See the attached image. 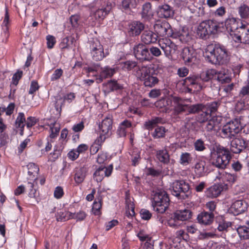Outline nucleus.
<instances>
[{
	"instance_id": "1",
	"label": "nucleus",
	"mask_w": 249,
	"mask_h": 249,
	"mask_svg": "<svg viewBox=\"0 0 249 249\" xmlns=\"http://www.w3.org/2000/svg\"><path fill=\"white\" fill-rule=\"evenodd\" d=\"M205 56L207 61L215 65H226L230 60L227 49L218 44H212L207 46Z\"/></svg>"
},
{
	"instance_id": "2",
	"label": "nucleus",
	"mask_w": 249,
	"mask_h": 249,
	"mask_svg": "<svg viewBox=\"0 0 249 249\" xmlns=\"http://www.w3.org/2000/svg\"><path fill=\"white\" fill-rule=\"evenodd\" d=\"M210 160L212 164L221 169H225L229 165L231 158L230 150L223 146L219 145L211 152Z\"/></svg>"
},
{
	"instance_id": "3",
	"label": "nucleus",
	"mask_w": 249,
	"mask_h": 249,
	"mask_svg": "<svg viewBox=\"0 0 249 249\" xmlns=\"http://www.w3.org/2000/svg\"><path fill=\"white\" fill-rule=\"evenodd\" d=\"M152 196L154 210L159 213H164L168 208L170 202L166 192L162 189H157L152 192Z\"/></svg>"
},
{
	"instance_id": "4",
	"label": "nucleus",
	"mask_w": 249,
	"mask_h": 249,
	"mask_svg": "<svg viewBox=\"0 0 249 249\" xmlns=\"http://www.w3.org/2000/svg\"><path fill=\"white\" fill-rule=\"evenodd\" d=\"M220 32L219 23L214 20L202 21L198 26L196 34L201 39L206 40L211 35L217 34Z\"/></svg>"
},
{
	"instance_id": "5",
	"label": "nucleus",
	"mask_w": 249,
	"mask_h": 249,
	"mask_svg": "<svg viewBox=\"0 0 249 249\" xmlns=\"http://www.w3.org/2000/svg\"><path fill=\"white\" fill-rule=\"evenodd\" d=\"M116 71L115 68L109 66L101 67L99 64H94L87 68L88 76L94 77L97 83H100L104 79L112 77Z\"/></svg>"
},
{
	"instance_id": "6",
	"label": "nucleus",
	"mask_w": 249,
	"mask_h": 249,
	"mask_svg": "<svg viewBox=\"0 0 249 249\" xmlns=\"http://www.w3.org/2000/svg\"><path fill=\"white\" fill-rule=\"evenodd\" d=\"M172 194L179 199H186L192 195L191 187L188 182L184 180H175L171 185Z\"/></svg>"
},
{
	"instance_id": "7",
	"label": "nucleus",
	"mask_w": 249,
	"mask_h": 249,
	"mask_svg": "<svg viewBox=\"0 0 249 249\" xmlns=\"http://www.w3.org/2000/svg\"><path fill=\"white\" fill-rule=\"evenodd\" d=\"M151 71L150 68L147 66H138L136 72L144 86L149 88L154 87L159 81L158 77L155 74L151 73Z\"/></svg>"
},
{
	"instance_id": "8",
	"label": "nucleus",
	"mask_w": 249,
	"mask_h": 249,
	"mask_svg": "<svg viewBox=\"0 0 249 249\" xmlns=\"http://www.w3.org/2000/svg\"><path fill=\"white\" fill-rule=\"evenodd\" d=\"M241 117L235 118L227 123L221 129L222 137L231 140L236 136V135L241 130Z\"/></svg>"
},
{
	"instance_id": "9",
	"label": "nucleus",
	"mask_w": 249,
	"mask_h": 249,
	"mask_svg": "<svg viewBox=\"0 0 249 249\" xmlns=\"http://www.w3.org/2000/svg\"><path fill=\"white\" fill-rule=\"evenodd\" d=\"M159 44L163 51L165 55L168 58L171 57L178 49L177 45L168 38L160 39L159 40Z\"/></svg>"
},
{
	"instance_id": "10",
	"label": "nucleus",
	"mask_w": 249,
	"mask_h": 249,
	"mask_svg": "<svg viewBox=\"0 0 249 249\" xmlns=\"http://www.w3.org/2000/svg\"><path fill=\"white\" fill-rule=\"evenodd\" d=\"M238 32L236 33L235 42L249 44V23H240Z\"/></svg>"
},
{
	"instance_id": "11",
	"label": "nucleus",
	"mask_w": 249,
	"mask_h": 249,
	"mask_svg": "<svg viewBox=\"0 0 249 249\" xmlns=\"http://www.w3.org/2000/svg\"><path fill=\"white\" fill-rule=\"evenodd\" d=\"M154 31L160 36H170L173 30L170 24L166 21H157L154 25Z\"/></svg>"
},
{
	"instance_id": "12",
	"label": "nucleus",
	"mask_w": 249,
	"mask_h": 249,
	"mask_svg": "<svg viewBox=\"0 0 249 249\" xmlns=\"http://www.w3.org/2000/svg\"><path fill=\"white\" fill-rule=\"evenodd\" d=\"M133 53L137 59L141 61H149L152 58V56L148 48L141 43L134 46Z\"/></svg>"
},
{
	"instance_id": "13",
	"label": "nucleus",
	"mask_w": 249,
	"mask_h": 249,
	"mask_svg": "<svg viewBox=\"0 0 249 249\" xmlns=\"http://www.w3.org/2000/svg\"><path fill=\"white\" fill-rule=\"evenodd\" d=\"M246 149V140L242 137L235 136L231 139L230 150L234 154H239Z\"/></svg>"
},
{
	"instance_id": "14",
	"label": "nucleus",
	"mask_w": 249,
	"mask_h": 249,
	"mask_svg": "<svg viewBox=\"0 0 249 249\" xmlns=\"http://www.w3.org/2000/svg\"><path fill=\"white\" fill-rule=\"evenodd\" d=\"M112 164H110L107 167L101 165L93 174V178L97 182H100L102 181L105 177H109L112 172Z\"/></svg>"
},
{
	"instance_id": "15",
	"label": "nucleus",
	"mask_w": 249,
	"mask_h": 249,
	"mask_svg": "<svg viewBox=\"0 0 249 249\" xmlns=\"http://www.w3.org/2000/svg\"><path fill=\"white\" fill-rule=\"evenodd\" d=\"M184 84L191 87V89H194L196 90H200L207 86L204 83H201L199 76L193 75L186 77L184 80Z\"/></svg>"
},
{
	"instance_id": "16",
	"label": "nucleus",
	"mask_w": 249,
	"mask_h": 249,
	"mask_svg": "<svg viewBox=\"0 0 249 249\" xmlns=\"http://www.w3.org/2000/svg\"><path fill=\"white\" fill-rule=\"evenodd\" d=\"M248 203L244 200L239 199L235 200L232 203L229 211L235 215L244 213L247 210Z\"/></svg>"
},
{
	"instance_id": "17",
	"label": "nucleus",
	"mask_w": 249,
	"mask_h": 249,
	"mask_svg": "<svg viewBox=\"0 0 249 249\" xmlns=\"http://www.w3.org/2000/svg\"><path fill=\"white\" fill-rule=\"evenodd\" d=\"M173 102V97L162 98L156 102L155 105L160 111L169 112L172 110Z\"/></svg>"
},
{
	"instance_id": "18",
	"label": "nucleus",
	"mask_w": 249,
	"mask_h": 249,
	"mask_svg": "<svg viewBox=\"0 0 249 249\" xmlns=\"http://www.w3.org/2000/svg\"><path fill=\"white\" fill-rule=\"evenodd\" d=\"M170 37L178 39L182 43H186L189 42L191 39V35L188 29L183 28L179 31H174L170 33Z\"/></svg>"
},
{
	"instance_id": "19",
	"label": "nucleus",
	"mask_w": 249,
	"mask_h": 249,
	"mask_svg": "<svg viewBox=\"0 0 249 249\" xmlns=\"http://www.w3.org/2000/svg\"><path fill=\"white\" fill-rule=\"evenodd\" d=\"M181 57L183 60L185 65H189L195 62L196 59V55L195 50L189 47H184L181 51Z\"/></svg>"
},
{
	"instance_id": "20",
	"label": "nucleus",
	"mask_w": 249,
	"mask_h": 249,
	"mask_svg": "<svg viewBox=\"0 0 249 249\" xmlns=\"http://www.w3.org/2000/svg\"><path fill=\"white\" fill-rule=\"evenodd\" d=\"M144 29V25L139 21H134L128 24L127 32L131 36H136L140 35Z\"/></svg>"
},
{
	"instance_id": "21",
	"label": "nucleus",
	"mask_w": 249,
	"mask_h": 249,
	"mask_svg": "<svg viewBox=\"0 0 249 249\" xmlns=\"http://www.w3.org/2000/svg\"><path fill=\"white\" fill-rule=\"evenodd\" d=\"M99 129L103 135L108 136L111 133L112 128V117L108 115L99 125Z\"/></svg>"
},
{
	"instance_id": "22",
	"label": "nucleus",
	"mask_w": 249,
	"mask_h": 249,
	"mask_svg": "<svg viewBox=\"0 0 249 249\" xmlns=\"http://www.w3.org/2000/svg\"><path fill=\"white\" fill-rule=\"evenodd\" d=\"M157 12L159 17L165 18L172 17L174 14L173 8L166 4L159 5Z\"/></svg>"
},
{
	"instance_id": "23",
	"label": "nucleus",
	"mask_w": 249,
	"mask_h": 249,
	"mask_svg": "<svg viewBox=\"0 0 249 249\" xmlns=\"http://www.w3.org/2000/svg\"><path fill=\"white\" fill-rule=\"evenodd\" d=\"M223 190V186L220 184H214L205 191V195L207 197L213 198L219 196Z\"/></svg>"
},
{
	"instance_id": "24",
	"label": "nucleus",
	"mask_w": 249,
	"mask_h": 249,
	"mask_svg": "<svg viewBox=\"0 0 249 249\" xmlns=\"http://www.w3.org/2000/svg\"><path fill=\"white\" fill-rule=\"evenodd\" d=\"M87 172L88 169L85 166L77 167L75 169L74 179L77 184H79L83 182Z\"/></svg>"
},
{
	"instance_id": "25",
	"label": "nucleus",
	"mask_w": 249,
	"mask_h": 249,
	"mask_svg": "<svg viewBox=\"0 0 249 249\" xmlns=\"http://www.w3.org/2000/svg\"><path fill=\"white\" fill-rule=\"evenodd\" d=\"M181 101V99L180 98L177 96L173 97L174 113L175 115H178L185 111L187 112L188 105L182 104Z\"/></svg>"
},
{
	"instance_id": "26",
	"label": "nucleus",
	"mask_w": 249,
	"mask_h": 249,
	"mask_svg": "<svg viewBox=\"0 0 249 249\" xmlns=\"http://www.w3.org/2000/svg\"><path fill=\"white\" fill-rule=\"evenodd\" d=\"M214 215L213 213L202 212L197 216L198 222L201 224L209 225L213 221Z\"/></svg>"
},
{
	"instance_id": "27",
	"label": "nucleus",
	"mask_w": 249,
	"mask_h": 249,
	"mask_svg": "<svg viewBox=\"0 0 249 249\" xmlns=\"http://www.w3.org/2000/svg\"><path fill=\"white\" fill-rule=\"evenodd\" d=\"M158 36L151 31H144L141 36L142 41L145 44L156 42Z\"/></svg>"
},
{
	"instance_id": "28",
	"label": "nucleus",
	"mask_w": 249,
	"mask_h": 249,
	"mask_svg": "<svg viewBox=\"0 0 249 249\" xmlns=\"http://www.w3.org/2000/svg\"><path fill=\"white\" fill-rule=\"evenodd\" d=\"M174 218L179 221H186L191 218L192 212L189 209L176 211L174 213Z\"/></svg>"
},
{
	"instance_id": "29",
	"label": "nucleus",
	"mask_w": 249,
	"mask_h": 249,
	"mask_svg": "<svg viewBox=\"0 0 249 249\" xmlns=\"http://www.w3.org/2000/svg\"><path fill=\"white\" fill-rule=\"evenodd\" d=\"M216 75V70L214 69H210L206 71H203L199 76L201 83H204L209 82L210 80L214 79Z\"/></svg>"
},
{
	"instance_id": "30",
	"label": "nucleus",
	"mask_w": 249,
	"mask_h": 249,
	"mask_svg": "<svg viewBox=\"0 0 249 249\" xmlns=\"http://www.w3.org/2000/svg\"><path fill=\"white\" fill-rule=\"evenodd\" d=\"M28 179L36 181L39 171L38 166L34 163H29L27 165Z\"/></svg>"
},
{
	"instance_id": "31",
	"label": "nucleus",
	"mask_w": 249,
	"mask_h": 249,
	"mask_svg": "<svg viewBox=\"0 0 249 249\" xmlns=\"http://www.w3.org/2000/svg\"><path fill=\"white\" fill-rule=\"evenodd\" d=\"M217 178L222 181H227L229 183H233L237 178L236 174H231L226 172H219V176Z\"/></svg>"
},
{
	"instance_id": "32",
	"label": "nucleus",
	"mask_w": 249,
	"mask_h": 249,
	"mask_svg": "<svg viewBox=\"0 0 249 249\" xmlns=\"http://www.w3.org/2000/svg\"><path fill=\"white\" fill-rule=\"evenodd\" d=\"M104 87L107 92L117 90L123 89V86L115 80H110L104 84Z\"/></svg>"
},
{
	"instance_id": "33",
	"label": "nucleus",
	"mask_w": 249,
	"mask_h": 249,
	"mask_svg": "<svg viewBox=\"0 0 249 249\" xmlns=\"http://www.w3.org/2000/svg\"><path fill=\"white\" fill-rule=\"evenodd\" d=\"M164 123V121L162 118L160 117H155L152 118L150 120L145 122L144 124V126L145 129L151 130L157 124H163Z\"/></svg>"
},
{
	"instance_id": "34",
	"label": "nucleus",
	"mask_w": 249,
	"mask_h": 249,
	"mask_svg": "<svg viewBox=\"0 0 249 249\" xmlns=\"http://www.w3.org/2000/svg\"><path fill=\"white\" fill-rule=\"evenodd\" d=\"M237 231L239 236L244 239H249V220L243 226L238 228Z\"/></svg>"
},
{
	"instance_id": "35",
	"label": "nucleus",
	"mask_w": 249,
	"mask_h": 249,
	"mask_svg": "<svg viewBox=\"0 0 249 249\" xmlns=\"http://www.w3.org/2000/svg\"><path fill=\"white\" fill-rule=\"evenodd\" d=\"M156 157L161 162L164 164H167L169 162L170 156L166 149L157 151Z\"/></svg>"
},
{
	"instance_id": "36",
	"label": "nucleus",
	"mask_w": 249,
	"mask_h": 249,
	"mask_svg": "<svg viewBox=\"0 0 249 249\" xmlns=\"http://www.w3.org/2000/svg\"><path fill=\"white\" fill-rule=\"evenodd\" d=\"M221 105V102L220 100L214 101L212 102L208 103L205 105L206 110L210 113L212 115L217 112L218 107Z\"/></svg>"
},
{
	"instance_id": "37",
	"label": "nucleus",
	"mask_w": 249,
	"mask_h": 249,
	"mask_svg": "<svg viewBox=\"0 0 249 249\" xmlns=\"http://www.w3.org/2000/svg\"><path fill=\"white\" fill-rule=\"evenodd\" d=\"M26 119L24 114L23 112H19L16 120V125L17 127L20 128V134H23V130L25 125L26 124Z\"/></svg>"
},
{
	"instance_id": "38",
	"label": "nucleus",
	"mask_w": 249,
	"mask_h": 249,
	"mask_svg": "<svg viewBox=\"0 0 249 249\" xmlns=\"http://www.w3.org/2000/svg\"><path fill=\"white\" fill-rule=\"evenodd\" d=\"M92 59L95 61L102 60L104 57L108 54L107 51L104 52V49L90 52Z\"/></svg>"
},
{
	"instance_id": "39",
	"label": "nucleus",
	"mask_w": 249,
	"mask_h": 249,
	"mask_svg": "<svg viewBox=\"0 0 249 249\" xmlns=\"http://www.w3.org/2000/svg\"><path fill=\"white\" fill-rule=\"evenodd\" d=\"M111 10V6L107 4L106 7L104 8L98 9L94 13V17L96 19H103L106 15H107Z\"/></svg>"
},
{
	"instance_id": "40",
	"label": "nucleus",
	"mask_w": 249,
	"mask_h": 249,
	"mask_svg": "<svg viewBox=\"0 0 249 249\" xmlns=\"http://www.w3.org/2000/svg\"><path fill=\"white\" fill-rule=\"evenodd\" d=\"M89 49L90 52L103 49V46L97 38H92L89 41Z\"/></svg>"
},
{
	"instance_id": "41",
	"label": "nucleus",
	"mask_w": 249,
	"mask_h": 249,
	"mask_svg": "<svg viewBox=\"0 0 249 249\" xmlns=\"http://www.w3.org/2000/svg\"><path fill=\"white\" fill-rule=\"evenodd\" d=\"M72 213L69 211L57 212L56 214V220L58 221H65L71 219Z\"/></svg>"
},
{
	"instance_id": "42",
	"label": "nucleus",
	"mask_w": 249,
	"mask_h": 249,
	"mask_svg": "<svg viewBox=\"0 0 249 249\" xmlns=\"http://www.w3.org/2000/svg\"><path fill=\"white\" fill-rule=\"evenodd\" d=\"M205 107L203 104H197L192 105H188L187 112L189 114H195L200 112Z\"/></svg>"
},
{
	"instance_id": "43",
	"label": "nucleus",
	"mask_w": 249,
	"mask_h": 249,
	"mask_svg": "<svg viewBox=\"0 0 249 249\" xmlns=\"http://www.w3.org/2000/svg\"><path fill=\"white\" fill-rule=\"evenodd\" d=\"M193 160L191 154L188 152L182 153L180 156L179 163L180 164L186 166L190 164Z\"/></svg>"
},
{
	"instance_id": "44",
	"label": "nucleus",
	"mask_w": 249,
	"mask_h": 249,
	"mask_svg": "<svg viewBox=\"0 0 249 249\" xmlns=\"http://www.w3.org/2000/svg\"><path fill=\"white\" fill-rule=\"evenodd\" d=\"M211 116L210 113H209L205 107L204 109H203L198 114L196 117V120L199 123H205L211 118Z\"/></svg>"
},
{
	"instance_id": "45",
	"label": "nucleus",
	"mask_w": 249,
	"mask_h": 249,
	"mask_svg": "<svg viewBox=\"0 0 249 249\" xmlns=\"http://www.w3.org/2000/svg\"><path fill=\"white\" fill-rule=\"evenodd\" d=\"M205 163L203 161H200L195 165V172L199 177L203 176L205 175Z\"/></svg>"
},
{
	"instance_id": "46",
	"label": "nucleus",
	"mask_w": 249,
	"mask_h": 249,
	"mask_svg": "<svg viewBox=\"0 0 249 249\" xmlns=\"http://www.w3.org/2000/svg\"><path fill=\"white\" fill-rule=\"evenodd\" d=\"M214 79H217L222 83H229L231 80L230 77L225 72L217 71H216V75L214 77Z\"/></svg>"
},
{
	"instance_id": "47",
	"label": "nucleus",
	"mask_w": 249,
	"mask_h": 249,
	"mask_svg": "<svg viewBox=\"0 0 249 249\" xmlns=\"http://www.w3.org/2000/svg\"><path fill=\"white\" fill-rule=\"evenodd\" d=\"M166 129L163 126H159L155 129L152 136L154 139L163 138L165 136Z\"/></svg>"
},
{
	"instance_id": "48",
	"label": "nucleus",
	"mask_w": 249,
	"mask_h": 249,
	"mask_svg": "<svg viewBox=\"0 0 249 249\" xmlns=\"http://www.w3.org/2000/svg\"><path fill=\"white\" fill-rule=\"evenodd\" d=\"M228 26V28H230L231 33V35L233 36V38L235 39L236 33L238 32V31L239 30V26L238 27V22L235 19L231 20Z\"/></svg>"
},
{
	"instance_id": "49",
	"label": "nucleus",
	"mask_w": 249,
	"mask_h": 249,
	"mask_svg": "<svg viewBox=\"0 0 249 249\" xmlns=\"http://www.w3.org/2000/svg\"><path fill=\"white\" fill-rule=\"evenodd\" d=\"M206 123L207 124L205 128L206 130L208 132L213 130L215 127L218 124L217 119L214 117L208 120Z\"/></svg>"
},
{
	"instance_id": "50",
	"label": "nucleus",
	"mask_w": 249,
	"mask_h": 249,
	"mask_svg": "<svg viewBox=\"0 0 249 249\" xmlns=\"http://www.w3.org/2000/svg\"><path fill=\"white\" fill-rule=\"evenodd\" d=\"M102 199L100 197L96 198L92 205V211L95 215H99L100 213V209L102 207Z\"/></svg>"
},
{
	"instance_id": "51",
	"label": "nucleus",
	"mask_w": 249,
	"mask_h": 249,
	"mask_svg": "<svg viewBox=\"0 0 249 249\" xmlns=\"http://www.w3.org/2000/svg\"><path fill=\"white\" fill-rule=\"evenodd\" d=\"M238 12L242 18H249V7L247 5L245 4L241 5L238 8Z\"/></svg>"
},
{
	"instance_id": "52",
	"label": "nucleus",
	"mask_w": 249,
	"mask_h": 249,
	"mask_svg": "<svg viewBox=\"0 0 249 249\" xmlns=\"http://www.w3.org/2000/svg\"><path fill=\"white\" fill-rule=\"evenodd\" d=\"M28 192V196L30 197H35L36 194V189L34 188V183L29 181L25 186V190Z\"/></svg>"
},
{
	"instance_id": "53",
	"label": "nucleus",
	"mask_w": 249,
	"mask_h": 249,
	"mask_svg": "<svg viewBox=\"0 0 249 249\" xmlns=\"http://www.w3.org/2000/svg\"><path fill=\"white\" fill-rule=\"evenodd\" d=\"M194 146L196 151L201 152L206 149L204 142L201 139L196 140L194 143Z\"/></svg>"
},
{
	"instance_id": "54",
	"label": "nucleus",
	"mask_w": 249,
	"mask_h": 249,
	"mask_svg": "<svg viewBox=\"0 0 249 249\" xmlns=\"http://www.w3.org/2000/svg\"><path fill=\"white\" fill-rule=\"evenodd\" d=\"M141 160L140 152L138 150H135L132 154V165L136 166L138 164Z\"/></svg>"
},
{
	"instance_id": "55",
	"label": "nucleus",
	"mask_w": 249,
	"mask_h": 249,
	"mask_svg": "<svg viewBox=\"0 0 249 249\" xmlns=\"http://www.w3.org/2000/svg\"><path fill=\"white\" fill-rule=\"evenodd\" d=\"M55 123H54L51 124L50 126L51 134H50V137L52 139L56 137L60 130L59 127L55 126Z\"/></svg>"
},
{
	"instance_id": "56",
	"label": "nucleus",
	"mask_w": 249,
	"mask_h": 249,
	"mask_svg": "<svg viewBox=\"0 0 249 249\" xmlns=\"http://www.w3.org/2000/svg\"><path fill=\"white\" fill-rule=\"evenodd\" d=\"M71 219H75L77 221H82L85 219L87 214L83 211H80L77 213H72Z\"/></svg>"
},
{
	"instance_id": "57",
	"label": "nucleus",
	"mask_w": 249,
	"mask_h": 249,
	"mask_svg": "<svg viewBox=\"0 0 249 249\" xmlns=\"http://www.w3.org/2000/svg\"><path fill=\"white\" fill-rule=\"evenodd\" d=\"M151 8V5L150 2H146L143 5L142 11V17H147L149 15Z\"/></svg>"
},
{
	"instance_id": "58",
	"label": "nucleus",
	"mask_w": 249,
	"mask_h": 249,
	"mask_svg": "<svg viewBox=\"0 0 249 249\" xmlns=\"http://www.w3.org/2000/svg\"><path fill=\"white\" fill-rule=\"evenodd\" d=\"M63 71L61 69H57L55 70L51 76V80L54 81L59 79L63 75Z\"/></svg>"
},
{
	"instance_id": "59",
	"label": "nucleus",
	"mask_w": 249,
	"mask_h": 249,
	"mask_svg": "<svg viewBox=\"0 0 249 249\" xmlns=\"http://www.w3.org/2000/svg\"><path fill=\"white\" fill-rule=\"evenodd\" d=\"M23 72L21 71H18L15 73L12 77V84L16 86L18 83L19 80L22 77Z\"/></svg>"
},
{
	"instance_id": "60",
	"label": "nucleus",
	"mask_w": 249,
	"mask_h": 249,
	"mask_svg": "<svg viewBox=\"0 0 249 249\" xmlns=\"http://www.w3.org/2000/svg\"><path fill=\"white\" fill-rule=\"evenodd\" d=\"M140 214L142 219L145 220H149L152 216L151 213L147 210L142 209L140 211Z\"/></svg>"
},
{
	"instance_id": "61",
	"label": "nucleus",
	"mask_w": 249,
	"mask_h": 249,
	"mask_svg": "<svg viewBox=\"0 0 249 249\" xmlns=\"http://www.w3.org/2000/svg\"><path fill=\"white\" fill-rule=\"evenodd\" d=\"M137 63L134 61L128 60L124 63L123 68L128 71L132 70L137 66Z\"/></svg>"
},
{
	"instance_id": "62",
	"label": "nucleus",
	"mask_w": 249,
	"mask_h": 249,
	"mask_svg": "<svg viewBox=\"0 0 249 249\" xmlns=\"http://www.w3.org/2000/svg\"><path fill=\"white\" fill-rule=\"evenodd\" d=\"M47 47L49 49L53 48L55 43V37L51 35H48L46 37Z\"/></svg>"
},
{
	"instance_id": "63",
	"label": "nucleus",
	"mask_w": 249,
	"mask_h": 249,
	"mask_svg": "<svg viewBox=\"0 0 249 249\" xmlns=\"http://www.w3.org/2000/svg\"><path fill=\"white\" fill-rule=\"evenodd\" d=\"M59 46L62 50L71 48L69 40L68 39L67 37L64 38L62 40Z\"/></svg>"
},
{
	"instance_id": "64",
	"label": "nucleus",
	"mask_w": 249,
	"mask_h": 249,
	"mask_svg": "<svg viewBox=\"0 0 249 249\" xmlns=\"http://www.w3.org/2000/svg\"><path fill=\"white\" fill-rule=\"evenodd\" d=\"M249 94V80L248 82L247 85L246 86L243 87L240 92L239 96L243 97L244 96Z\"/></svg>"
}]
</instances>
